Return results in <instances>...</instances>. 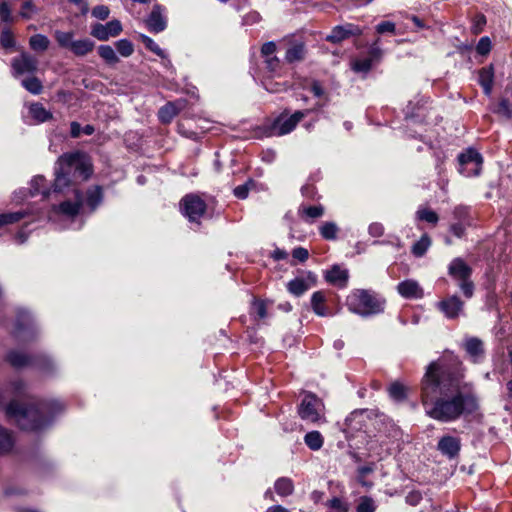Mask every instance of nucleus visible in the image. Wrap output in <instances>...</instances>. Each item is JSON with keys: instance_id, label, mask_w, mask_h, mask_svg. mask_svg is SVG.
Returning <instances> with one entry per match:
<instances>
[{"instance_id": "43", "label": "nucleus", "mask_w": 512, "mask_h": 512, "mask_svg": "<svg viewBox=\"0 0 512 512\" xmlns=\"http://www.w3.org/2000/svg\"><path fill=\"white\" fill-rule=\"evenodd\" d=\"M22 86L34 95L40 94L43 89L41 81L36 77H29L22 80Z\"/></svg>"}, {"instance_id": "26", "label": "nucleus", "mask_w": 512, "mask_h": 512, "mask_svg": "<svg viewBox=\"0 0 512 512\" xmlns=\"http://www.w3.org/2000/svg\"><path fill=\"white\" fill-rule=\"evenodd\" d=\"M182 107L181 102H168L159 109L158 118L161 123L168 124L178 114Z\"/></svg>"}, {"instance_id": "54", "label": "nucleus", "mask_w": 512, "mask_h": 512, "mask_svg": "<svg viewBox=\"0 0 512 512\" xmlns=\"http://www.w3.org/2000/svg\"><path fill=\"white\" fill-rule=\"evenodd\" d=\"M486 25V17L483 14H476L473 18L472 23V32L474 34H479L483 31L484 26Z\"/></svg>"}, {"instance_id": "38", "label": "nucleus", "mask_w": 512, "mask_h": 512, "mask_svg": "<svg viewBox=\"0 0 512 512\" xmlns=\"http://www.w3.org/2000/svg\"><path fill=\"white\" fill-rule=\"evenodd\" d=\"M54 37L61 48L71 50L72 44L74 42V32L56 30L54 33Z\"/></svg>"}, {"instance_id": "2", "label": "nucleus", "mask_w": 512, "mask_h": 512, "mask_svg": "<svg viewBox=\"0 0 512 512\" xmlns=\"http://www.w3.org/2000/svg\"><path fill=\"white\" fill-rule=\"evenodd\" d=\"M92 174L91 164L86 155L76 151L66 153L59 157L55 167V180L53 190L47 187L46 179L37 175L32 178L29 189H19L13 193V201L20 203L28 197L41 194L42 200H46L53 193H61L64 188L87 180Z\"/></svg>"}, {"instance_id": "53", "label": "nucleus", "mask_w": 512, "mask_h": 512, "mask_svg": "<svg viewBox=\"0 0 512 512\" xmlns=\"http://www.w3.org/2000/svg\"><path fill=\"white\" fill-rule=\"evenodd\" d=\"M491 47H492V44H491L490 38L487 36H484V37L480 38V40L476 46V51L478 54L485 56L490 52Z\"/></svg>"}, {"instance_id": "48", "label": "nucleus", "mask_w": 512, "mask_h": 512, "mask_svg": "<svg viewBox=\"0 0 512 512\" xmlns=\"http://www.w3.org/2000/svg\"><path fill=\"white\" fill-rule=\"evenodd\" d=\"M0 44L5 49L13 48L16 44L12 32L6 26L2 27Z\"/></svg>"}, {"instance_id": "61", "label": "nucleus", "mask_w": 512, "mask_h": 512, "mask_svg": "<svg viewBox=\"0 0 512 512\" xmlns=\"http://www.w3.org/2000/svg\"><path fill=\"white\" fill-rule=\"evenodd\" d=\"M292 256L300 262H305L309 257V253L306 248L297 247L292 251Z\"/></svg>"}, {"instance_id": "19", "label": "nucleus", "mask_w": 512, "mask_h": 512, "mask_svg": "<svg viewBox=\"0 0 512 512\" xmlns=\"http://www.w3.org/2000/svg\"><path fill=\"white\" fill-rule=\"evenodd\" d=\"M316 282V277L311 272L307 274V278L297 277L287 283L288 291L299 297L309 290Z\"/></svg>"}, {"instance_id": "50", "label": "nucleus", "mask_w": 512, "mask_h": 512, "mask_svg": "<svg viewBox=\"0 0 512 512\" xmlns=\"http://www.w3.org/2000/svg\"><path fill=\"white\" fill-rule=\"evenodd\" d=\"M255 185L254 180L248 179L244 184L239 185L234 188L233 193L234 196L238 199H246L249 193V190Z\"/></svg>"}, {"instance_id": "37", "label": "nucleus", "mask_w": 512, "mask_h": 512, "mask_svg": "<svg viewBox=\"0 0 512 512\" xmlns=\"http://www.w3.org/2000/svg\"><path fill=\"white\" fill-rule=\"evenodd\" d=\"M388 392L394 401L403 402L407 398L408 388L399 382H394L389 386Z\"/></svg>"}, {"instance_id": "40", "label": "nucleus", "mask_w": 512, "mask_h": 512, "mask_svg": "<svg viewBox=\"0 0 512 512\" xmlns=\"http://www.w3.org/2000/svg\"><path fill=\"white\" fill-rule=\"evenodd\" d=\"M304 442L311 450L317 451L323 446V437L320 432L311 431L305 435Z\"/></svg>"}, {"instance_id": "42", "label": "nucleus", "mask_w": 512, "mask_h": 512, "mask_svg": "<svg viewBox=\"0 0 512 512\" xmlns=\"http://www.w3.org/2000/svg\"><path fill=\"white\" fill-rule=\"evenodd\" d=\"M338 231L339 228L334 222H324L319 228L320 235L325 240H335L337 238Z\"/></svg>"}, {"instance_id": "29", "label": "nucleus", "mask_w": 512, "mask_h": 512, "mask_svg": "<svg viewBox=\"0 0 512 512\" xmlns=\"http://www.w3.org/2000/svg\"><path fill=\"white\" fill-rule=\"evenodd\" d=\"M139 38L148 50H150L151 52L155 53L157 56L165 60L164 65L166 67L171 66V61L167 59V54L164 52L163 49L159 47V45L152 38L145 34H140Z\"/></svg>"}, {"instance_id": "30", "label": "nucleus", "mask_w": 512, "mask_h": 512, "mask_svg": "<svg viewBox=\"0 0 512 512\" xmlns=\"http://www.w3.org/2000/svg\"><path fill=\"white\" fill-rule=\"evenodd\" d=\"M32 118L37 123H43L52 118V113L48 111L41 103H33L29 107Z\"/></svg>"}, {"instance_id": "7", "label": "nucleus", "mask_w": 512, "mask_h": 512, "mask_svg": "<svg viewBox=\"0 0 512 512\" xmlns=\"http://www.w3.org/2000/svg\"><path fill=\"white\" fill-rule=\"evenodd\" d=\"M309 112L310 110L296 111L290 116H288L287 113H282L267 127V135L283 136L292 132L297 124L307 116Z\"/></svg>"}, {"instance_id": "51", "label": "nucleus", "mask_w": 512, "mask_h": 512, "mask_svg": "<svg viewBox=\"0 0 512 512\" xmlns=\"http://www.w3.org/2000/svg\"><path fill=\"white\" fill-rule=\"evenodd\" d=\"M252 313L255 314L258 318L263 319L267 316V304L262 300H255L252 303L251 307Z\"/></svg>"}, {"instance_id": "20", "label": "nucleus", "mask_w": 512, "mask_h": 512, "mask_svg": "<svg viewBox=\"0 0 512 512\" xmlns=\"http://www.w3.org/2000/svg\"><path fill=\"white\" fill-rule=\"evenodd\" d=\"M460 448V439L449 435L443 436L437 445V449L441 452V454L448 457L449 459H453L458 456Z\"/></svg>"}, {"instance_id": "11", "label": "nucleus", "mask_w": 512, "mask_h": 512, "mask_svg": "<svg viewBox=\"0 0 512 512\" xmlns=\"http://www.w3.org/2000/svg\"><path fill=\"white\" fill-rule=\"evenodd\" d=\"M322 412V401L314 394H305L298 409L300 417L305 421L315 423L322 418Z\"/></svg>"}, {"instance_id": "31", "label": "nucleus", "mask_w": 512, "mask_h": 512, "mask_svg": "<svg viewBox=\"0 0 512 512\" xmlns=\"http://www.w3.org/2000/svg\"><path fill=\"white\" fill-rule=\"evenodd\" d=\"M275 492L281 497H287L294 492L293 481L288 477H280L274 483Z\"/></svg>"}, {"instance_id": "13", "label": "nucleus", "mask_w": 512, "mask_h": 512, "mask_svg": "<svg viewBox=\"0 0 512 512\" xmlns=\"http://www.w3.org/2000/svg\"><path fill=\"white\" fill-rule=\"evenodd\" d=\"M383 56V50L379 45V39L373 42L369 49L368 54L364 57H359L352 62V69L357 73H368L373 65L380 62Z\"/></svg>"}, {"instance_id": "32", "label": "nucleus", "mask_w": 512, "mask_h": 512, "mask_svg": "<svg viewBox=\"0 0 512 512\" xmlns=\"http://www.w3.org/2000/svg\"><path fill=\"white\" fill-rule=\"evenodd\" d=\"M14 438L12 433L0 425V454H6L12 450Z\"/></svg>"}, {"instance_id": "8", "label": "nucleus", "mask_w": 512, "mask_h": 512, "mask_svg": "<svg viewBox=\"0 0 512 512\" xmlns=\"http://www.w3.org/2000/svg\"><path fill=\"white\" fill-rule=\"evenodd\" d=\"M6 360L12 367L16 369L31 365H36L41 370L47 373L53 371L54 369V363L49 357L40 356L34 359L17 350L10 351L6 356Z\"/></svg>"}, {"instance_id": "12", "label": "nucleus", "mask_w": 512, "mask_h": 512, "mask_svg": "<svg viewBox=\"0 0 512 512\" xmlns=\"http://www.w3.org/2000/svg\"><path fill=\"white\" fill-rule=\"evenodd\" d=\"M35 322L29 311L21 309L18 312L14 335L19 341L32 340L36 335Z\"/></svg>"}, {"instance_id": "36", "label": "nucleus", "mask_w": 512, "mask_h": 512, "mask_svg": "<svg viewBox=\"0 0 512 512\" xmlns=\"http://www.w3.org/2000/svg\"><path fill=\"white\" fill-rule=\"evenodd\" d=\"M299 215L308 221V218L316 219L322 217L324 214V207L321 205L318 206H300L298 209Z\"/></svg>"}, {"instance_id": "23", "label": "nucleus", "mask_w": 512, "mask_h": 512, "mask_svg": "<svg viewBox=\"0 0 512 512\" xmlns=\"http://www.w3.org/2000/svg\"><path fill=\"white\" fill-rule=\"evenodd\" d=\"M325 279L333 285L344 287L348 280V271L338 265H334L330 270L326 271Z\"/></svg>"}, {"instance_id": "62", "label": "nucleus", "mask_w": 512, "mask_h": 512, "mask_svg": "<svg viewBox=\"0 0 512 512\" xmlns=\"http://www.w3.org/2000/svg\"><path fill=\"white\" fill-rule=\"evenodd\" d=\"M261 19V16L258 12L253 11L248 13L243 17V24L244 25H253L255 23H258Z\"/></svg>"}, {"instance_id": "15", "label": "nucleus", "mask_w": 512, "mask_h": 512, "mask_svg": "<svg viewBox=\"0 0 512 512\" xmlns=\"http://www.w3.org/2000/svg\"><path fill=\"white\" fill-rule=\"evenodd\" d=\"M11 66L15 77L33 74L37 70L38 60L31 54L23 52L20 56L13 58Z\"/></svg>"}, {"instance_id": "44", "label": "nucleus", "mask_w": 512, "mask_h": 512, "mask_svg": "<svg viewBox=\"0 0 512 512\" xmlns=\"http://www.w3.org/2000/svg\"><path fill=\"white\" fill-rule=\"evenodd\" d=\"M115 47L117 49V52L122 57H129L134 52V46L132 42L128 39H120L115 43Z\"/></svg>"}, {"instance_id": "10", "label": "nucleus", "mask_w": 512, "mask_h": 512, "mask_svg": "<svg viewBox=\"0 0 512 512\" xmlns=\"http://www.w3.org/2000/svg\"><path fill=\"white\" fill-rule=\"evenodd\" d=\"M459 172L466 176H477L482 168V156L475 149L469 148L458 156Z\"/></svg>"}, {"instance_id": "33", "label": "nucleus", "mask_w": 512, "mask_h": 512, "mask_svg": "<svg viewBox=\"0 0 512 512\" xmlns=\"http://www.w3.org/2000/svg\"><path fill=\"white\" fill-rule=\"evenodd\" d=\"M50 40L43 34H35L29 39V46L35 52H44L48 49Z\"/></svg>"}, {"instance_id": "5", "label": "nucleus", "mask_w": 512, "mask_h": 512, "mask_svg": "<svg viewBox=\"0 0 512 512\" xmlns=\"http://www.w3.org/2000/svg\"><path fill=\"white\" fill-rule=\"evenodd\" d=\"M347 305L351 312L368 317L383 312L385 300L370 290L357 289L347 297Z\"/></svg>"}, {"instance_id": "49", "label": "nucleus", "mask_w": 512, "mask_h": 512, "mask_svg": "<svg viewBox=\"0 0 512 512\" xmlns=\"http://www.w3.org/2000/svg\"><path fill=\"white\" fill-rule=\"evenodd\" d=\"M375 510L376 504L371 497L363 496L359 499L356 512H375Z\"/></svg>"}, {"instance_id": "3", "label": "nucleus", "mask_w": 512, "mask_h": 512, "mask_svg": "<svg viewBox=\"0 0 512 512\" xmlns=\"http://www.w3.org/2000/svg\"><path fill=\"white\" fill-rule=\"evenodd\" d=\"M11 401L5 406V413L23 430L37 431L48 426L54 417L64 411L65 405L59 400H33L22 405L20 400H30L26 384L17 380L10 384Z\"/></svg>"}, {"instance_id": "25", "label": "nucleus", "mask_w": 512, "mask_h": 512, "mask_svg": "<svg viewBox=\"0 0 512 512\" xmlns=\"http://www.w3.org/2000/svg\"><path fill=\"white\" fill-rule=\"evenodd\" d=\"M326 295L323 291H316L311 296V308L313 312L320 316L326 317L330 315L328 308L325 305Z\"/></svg>"}, {"instance_id": "39", "label": "nucleus", "mask_w": 512, "mask_h": 512, "mask_svg": "<svg viewBox=\"0 0 512 512\" xmlns=\"http://www.w3.org/2000/svg\"><path fill=\"white\" fill-rule=\"evenodd\" d=\"M265 75L264 76H279L281 70V61L277 56L268 57L264 59Z\"/></svg>"}, {"instance_id": "57", "label": "nucleus", "mask_w": 512, "mask_h": 512, "mask_svg": "<svg viewBox=\"0 0 512 512\" xmlns=\"http://www.w3.org/2000/svg\"><path fill=\"white\" fill-rule=\"evenodd\" d=\"M395 23L391 21H382L376 26V32L379 34L383 33H394L395 32Z\"/></svg>"}, {"instance_id": "52", "label": "nucleus", "mask_w": 512, "mask_h": 512, "mask_svg": "<svg viewBox=\"0 0 512 512\" xmlns=\"http://www.w3.org/2000/svg\"><path fill=\"white\" fill-rule=\"evenodd\" d=\"M375 469L374 464H369L365 466H361L357 469V480L363 486H370L369 483L365 481V476L372 473Z\"/></svg>"}, {"instance_id": "45", "label": "nucleus", "mask_w": 512, "mask_h": 512, "mask_svg": "<svg viewBox=\"0 0 512 512\" xmlns=\"http://www.w3.org/2000/svg\"><path fill=\"white\" fill-rule=\"evenodd\" d=\"M416 217L420 221H425L431 224H436L439 220L436 212L427 208L418 209L416 212Z\"/></svg>"}, {"instance_id": "16", "label": "nucleus", "mask_w": 512, "mask_h": 512, "mask_svg": "<svg viewBox=\"0 0 512 512\" xmlns=\"http://www.w3.org/2000/svg\"><path fill=\"white\" fill-rule=\"evenodd\" d=\"M122 32V24L114 19L106 24L96 23L91 27V35L99 41H107L111 37H116Z\"/></svg>"}, {"instance_id": "58", "label": "nucleus", "mask_w": 512, "mask_h": 512, "mask_svg": "<svg viewBox=\"0 0 512 512\" xmlns=\"http://www.w3.org/2000/svg\"><path fill=\"white\" fill-rule=\"evenodd\" d=\"M496 113L506 116L508 118L511 117L510 103L507 99H502L497 108L495 110Z\"/></svg>"}, {"instance_id": "24", "label": "nucleus", "mask_w": 512, "mask_h": 512, "mask_svg": "<svg viewBox=\"0 0 512 512\" xmlns=\"http://www.w3.org/2000/svg\"><path fill=\"white\" fill-rule=\"evenodd\" d=\"M306 48L302 41H293L286 50L285 60L288 63L302 61L305 58Z\"/></svg>"}, {"instance_id": "1", "label": "nucleus", "mask_w": 512, "mask_h": 512, "mask_svg": "<svg viewBox=\"0 0 512 512\" xmlns=\"http://www.w3.org/2000/svg\"><path fill=\"white\" fill-rule=\"evenodd\" d=\"M459 365L457 359L454 367L439 359L427 366L421 380L420 397L425 414L430 418L449 423L478 410V397L470 384L463 383Z\"/></svg>"}, {"instance_id": "35", "label": "nucleus", "mask_w": 512, "mask_h": 512, "mask_svg": "<svg viewBox=\"0 0 512 512\" xmlns=\"http://www.w3.org/2000/svg\"><path fill=\"white\" fill-rule=\"evenodd\" d=\"M99 56L110 66L116 65L119 62V58L110 45H100L98 47Z\"/></svg>"}, {"instance_id": "22", "label": "nucleus", "mask_w": 512, "mask_h": 512, "mask_svg": "<svg viewBox=\"0 0 512 512\" xmlns=\"http://www.w3.org/2000/svg\"><path fill=\"white\" fill-rule=\"evenodd\" d=\"M397 291L404 298H421L423 290L415 280H405L397 285Z\"/></svg>"}, {"instance_id": "64", "label": "nucleus", "mask_w": 512, "mask_h": 512, "mask_svg": "<svg viewBox=\"0 0 512 512\" xmlns=\"http://www.w3.org/2000/svg\"><path fill=\"white\" fill-rule=\"evenodd\" d=\"M311 92L316 97H322L324 95V89L318 81H313L310 87Z\"/></svg>"}, {"instance_id": "47", "label": "nucleus", "mask_w": 512, "mask_h": 512, "mask_svg": "<svg viewBox=\"0 0 512 512\" xmlns=\"http://www.w3.org/2000/svg\"><path fill=\"white\" fill-rule=\"evenodd\" d=\"M38 12L37 7L32 0H23L21 10L19 12L23 19H31Z\"/></svg>"}, {"instance_id": "14", "label": "nucleus", "mask_w": 512, "mask_h": 512, "mask_svg": "<svg viewBox=\"0 0 512 512\" xmlns=\"http://www.w3.org/2000/svg\"><path fill=\"white\" fill-rule=\"evenodd\" d=\"M447 319H456L464 314V302L457 295H449L436 304Z\"/></svg>"}, {"instance_id": "17", "label": "nucleus", "mask_w": 512, "mask_h": 512, "mask_svg": "<svg viewBox=\"0 0 512 512\" xmlns=\"http://www.w3.org/2000/svg\"><path fill=\"white\" fill-rule=\"evenodd\" d=\"M362 33L363 30L360 26L352 23L337 25L331 30L330 34L326 36V41L337 44L352 36H360Z\"/></svg>"}, {"instance_id": "21", "label": "nucleus", "mask_w": 512, "mask_h": 512, "mask_svg": "<svg viewBox=\"0 0 512 512\" xmlns=\"http://www.w3.org/2000/svg\"><path fill=\"white\" fill-rule=\"evenodd\" d=\"M473 363H480L484 358L483 342L477 337L467 338L463 344Z\"/></svg>"}, {"instance_id": "59", "label": "nucleus", "mask_w": 512, "mask_h": 512, "mask_svg": "<svg viewBox=\"0 0 512 512\" xmlns=\"http://www.w3.org/2000/svg\"><path fill=\"white\" fill-rule=\"evenodd\" d=\"M0 21L1 22H11V10L6 2H0Z\"/></svg>"}, {"instance_id": "55", "label": "nucleus", "mask_w": 512, "mask_h": 512, "mask_svg": "<svg viewBox=\"0 0 512 512\" xmlns=\"http://www.w3.org/2000/svg\"><path fill=\"white\" fill-rule=\"evenodd\" d=\"M92 16L99 20H106L109 17L110 10L105 5H98L92 9Z\"/></svg>"}, {"instance_id": "27", "label": "nucleus", "mask_w": 512, "mask_h": 512, "mask_svg": "<svg viewBox=\"0 0 512 512\" xmlns=\"http://www.w3.org/2000/svg\"><path fill=\"white\" fill-rule=\"evenodd\" d=\"M494 81V70L492 65L484 67L479 71V84L483 88L485 95L490 96L492 93Z\"/></svg>"}, {"instance_id": "56", "label": "nucleus", "mask_w": 512, "mask_h": 512, "mask_svg": "<svg viewBox=\"0 0 512 512\" xmlns=\"http://www.w3.org/2000/svg\"><path fill=\"white\" fill-rule=\"evenodd\" d=\"M276 49H277V47H276L275 42H273V41L266 42L261 47V55L264 59L268 58V57H273V56H275Z\"/></svg>"}, {"instance_id": "46", "label": "nucleus", "mask_w": 512, "mask_h": 512, "mask_svg": "<svg viewBox=\"0 0 512 512\" xmlns=\"http://www.w3.org/2000/svg\"><path fill=\"white\" fill-rule=\"evenodd\" d=\"M326 506L330 509L329 512H348L349 509L348 503L338 497L327 501Z\"/></svg>"}, {"instance_id": "63", "label": "nucleus", "mask_w": 512, "mask_h": 512, "mask_svg": "<svg viewBox=\"0 0 512 512\" xmlns=\"http://www.w3.org/2000/svg\"><path fill=\"white\" fill-rule=\"evenodd\" d=\"M422 495L418 491H411L406 496V502L412 506H416L420 503Z\"/></svg>"}, {"instance_id": "41", "label": "nucleus", "mask_w": 512, "mask_h": 512, "mask_svg": "<svg viewBox=\"0 0 512 512\" xmlns=\"http://www.w3.org/2000/svg\"><path fill=\"white\" fill-rule=\"evenodd\" d=\"M431 246V239L427 234L421 236V238L412 246V254L416 257H422Z\"/></svg>"}, {"instance_id": "60", "label": "nucleus", "mask_w": 512, "mask_h": 512, "mask_svg": "<svg viewBox=\"0 0 512 512\" xmlns=\"http://www.w3.org/2000/svg\"><path fill=\"white\" fill-rule=\"evenodd\" d=\"M368 233L372 237H380L384 233V226L379 222H373L368 227Z\"/></svg>"}, {"instance_id": "18", "label": "nucleus", "mask_w": 512, "mask_h": 512, "mask_svg": "<svg viewBox=\"0 0 512 512\" xmlns=\"http://www.w3.org/2000/svg\"><path fill=\"white\" fill-rule=\"evenodd\" d=\"M165 8L161 5H154L151 13L146 19V26L152 33H160L167 27V19L164 15Z\"/></svg>"}, {"instance_id": "9", "label": "nucleus", "mask_w": 512, "mask_h": 512, "mask_svg": "<svg viewBox=\"0 0 512 512\" xmlns=\"http://www.w3.org/2000/svg\"><path fill=\"white\" fill-rule=\"evenodd\" d=\"M180 210L190 222L199 224L206 211V203L196 194H187L180 201Z\"/></svg>"}, {"instance_id": "34", "label": "nucleus", "mask_w": 512, "mask_h": 512, "mask_svg": "<svg viewBox=\"0 0 512 512\" xmlns=\"http://www.w3.org/2000/svg\"><path fill=\"white\" fill-rule=\"evenodd\" d=\"M275 76H264L262 79V86L270 93H279L285 91L288 87L286 82L275 81Z\"/></svg>"}, {"instance_id": "28", "label": "nucleus", "mask_w": 512, "mask_h": 512, "mask_svg": "<svg viewBox=\"0 0 512 512\" xmlns=\"http://www.w3.org/2000/svg\"><path fill=\"white\" fill-rule=\"evenodd\" d=\"M95 47L94 41L89 38L74 40L71 52L78 57H83L93 51Z\"/></svg>"}, {"instance_id": "4", "label": "nucleus", "mask_w": 512, "mask_h": 512, "mask_svg": "<svg viewBox=\"0 0 512 512\" xmlns=\"http://www.w3.org/2000/svg\"><path fill=\"white\" fill-rule=\"evenodd\" d=\"M74 201L66 200L60 203L58 206L53 204L51 208H41L35 211V214L39 218L46 217L50 221H54L56 216H65L67 218H73L76 216L80 209L83 208L84 204L89 208L90 212H93L102 202L103 193L102 188L98 185L89 188L86 191L85 197L78 189H73ZM28 214H34V211H16L9 212L0 215V227L13 224L23 219Z\"/></svg>"}, {"instance_id": "6", "label": "nucleus", "mask_w": 512, "mask_h": 512, "mask_svg": "<svg viewBox=\"0 0 512 512\" xmlns=\"http://www.w3.org/2000/svg\"><path fill=\"white\" fill-rule=\"evenodd\" d=\"M448 273L458 281L464 296L467 299L471 298L474 294V284L470 280L472 269L461 258H455L449 264Z\"/></svg>"}]
</instances>
